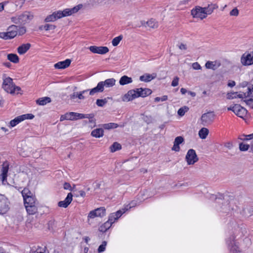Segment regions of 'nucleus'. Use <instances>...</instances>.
<instances>
[{"label":"nucleus","instance_id":"40","mask_svg":"<svg viewBox=\"0 0 253 253\" xmlns=\"http://www.w3.org/2000/svg\"><path fill=\"white\" fill-rule=\"evenodd\" d=\"M56 28V26L52 24H46L44 26H42L40 27L41 30L44 29L45 31H49L54 30Z\"/></svg>","mask_w":253,"mask_h":253},{"label":"nucleus","instance_id":"1","mask_svg":"<svg viewBox=\"0 0 253 253\" xmlns=\"http://www.w3.org/2000/svg\"><path fill=\"white\" fill-rule=\"evenodd\" d=\"M24 206L28 214L34 215L38 212V201L35 195L27 188L21 191Z\"/></svg>","mask_w":253,"mask_h":253},{"label":"nucleus","instance_id":"47","mask_svg":"<svg viewBox=\"0 0 253 253\" xmlns=\"http://www.w3.org/2000/svg\"><path fill=\"white\" fill-rule=\"evenodd\" d=\"M56 20L54 12L52 14L47 16L45 19V21L47 22L55 21Z\"/></svg>","mask_w":253,"mask_h":253},{"label":"nucleus","instance_id":"16","mask_svg":"<svg viewBox=\"0 0 253 253\" xmlns=\"http://www.w3.org/2000/svg\"><path fill=\"white\" fill-rule=\"evenodd\" d=\"M135 91V94L136 98L139 97H145L152 93V90L147 88H138L133 89Z\"/></svg>","mask_w":253,"mask_h":253},{"label":"nucleus","instance_id":"11","mask_svg":"<svg viewBox=\"0 0 253 253\" xmlns=\"http://www.w3.org/2000/svg\"><path fill=\"white\" fill-rule=\"evenodd\" d=\"M9 204L8 199L4 195L0 194V214L5 213L9 210Z\"/></svg>","mask_w":253,"mask_h":253},{"label":"nucleus","instance_id":"18","mask_svg":"<svg viewBox=\"0 0 253 253\" xmlns=\"http://www.w3.org/2000/svg\"><path fill=\"white\" fill-rule=\"evenodd\" d=\"M234 113L239 117L244 118L246 117L247 110L244 107L239 104H235V110Z\"/></svg>","mask_w":253,"mask_h":253},{"label":"nucleus","instance_id":"6","mask_svg":"<svg viewBox=\"0 0 253 253\" xmlns=\"http://www.w3.org/2000/svg\"><path fill=\"white\" fill-rule=\"evenodd\" d=\"M18 34V26L12 25L8 27L6 32H0V38L4 40L15 38Z\"/></svg>","mask_w":253,"mask_h":253},{"label":"nucleus","instance_id":"9","mask_svg":"<svg viewBox=\"0 0 253 253\" xmlns=\"http://www.w3.org/2000/svg\"><path fill=\"white\" fill-rule=\"evenodd\" d=\"M9 164L7 161L3 163L0 169L1 173L0 174V179L2 184L5 185L7 183V177L8 176V172L9 170Z\"/></svg>","mask_w":253,"mask_h":253},{"label":"nucleus","instance_id":"39","mask_svg":"<svg viewBox=\"0 0 253 253\" xmlns=\"http://www.w3.org/2000/svg\"><path fill=\"white\" fill-rule=\"evenodd\" d=\"M153 77L150 74H145L142 76H141L140 77V80L141 81L145 82H148L151 81L152 79H153Z\"/></svg>","mask_w":253,"mask_h":253},{"label":"nucleus","instance_id":"14","mask_svg":"<svg viewBox=\"0 0 253 253\" xmlns=\"http://www.w3.org/2000/svg\"><path fill=\"white\" fill-rule=\"evenodd\" d=\"M253 51L245 52L241 58V62L243 65L249 66L253 64Z\"/></svg>","mask_w":253,"mask_h":253},{"label":"nucleus","instance_id":"23","mask_svg":"<svg viewBox=\"0 0 253 253\" xmlns=\"http://www.w3.org/2000/svg\"><path fill=\"white\" fill-rule=\"evenodd\" d=\"M102 86L103 88L104 89V87H111L115 85L116 80L114 78L108 79L104 81H101L99 82Z\"/></svg>","mask_w":253,"mask_h":253},{"label":"nucleus","instance_id":"44","mask_svg":"<svg viewBox=\"0 0 253 253\" xmlns=\"http://www.w3.org/2000/svg\"><path fill=\"white\" fill-rule=\"evenodd\" d=\"M107 103V99L105 98L103 99H98L96 100V104L98 106L103 107L105 104Z\"/></svg>","mask_w":253,"mask_h":253},{"label":"nucleus","instance_id":"3","mask_svg":"<svg viewBox=\"0 0 253 253\" xmlns=\"http://www.w3.org/2000/svg\"><path fill=\"white\" fill-rule=\"evenodd\" d=\"M220 197L218 198L217 203L219 204H222L221 206H219L217 207V210L220 212L224 213H229L233 209V207L230 204V202L228 199V196H223V195H219Z\"/></svg>","mask_w":253,"mask_h":253},{"label":"nucleus","instance_id":"12","mask_svg":"<svg viewBox=\"0 0 253 253\" xmlns=\"http://www.w3.org/2000/svg\"><path fill=\"white\" fill-rule=\"evenodd\" d=\"M191 14L194 18L203 19L207 16L203 7L197 6L191 11Z\"/></svg>","mask_w":253,"mask_h":253},{"label":"nucleus","instance_id":"50","mask_svg":"<svg viewBox=\"0 0 253 253\" xmlns=\"http://www.w3.org/2000/svg\"><path fill=\"white\" fill-rule=\"evenodd\" d=\"M74 120L84 118V114L74 112Z\"/></svg>","mask_w":253,"mask_h":253},{"label":"nucleus","instance_id":"45","mask_svg":"<svg viewBox=\"0 0 253 253\" xmlns=\"http://www.w3.org/2000/svg\"><path fill=\"white\" fill-rule=\"evenodd\" d=\"M106 246L107 242L105 241L102 242L101 245H100L98 248V252L100 253L104 252L105 251Z\"/></svg>","mask_w":253,"mask_h":253},{"label":"nucleus","instance_id":"49","mask_svg":"<svg viewBox=\"0 0 253 253\" xmlns=\"http://www.w3.org/2000/svg\"><path fill=\"white\" fill-rule=\"evenodd\" d=\"M168 99L167 95H163L162 97H157L155 98V102H158L160 101H165Z\"/></svg>","mask_w":253,"mask_h":253},{"label":"nucleus","instance_id":"28","mask_svg":"<svg viewBox=\"0 0 253 253\" xmlns=\"http://www.w3.org/2000/svg\"><path fill=\"white\" fill-rule=\"evenodd\" d=\"M30 47L31 44L30 43L23 44L18 47V53L20 54H23L29 49Z\"/></svg>","mask_w":253,"mask_h":253},{"label":"nucleus","instance_id":"58","mask_svg":"<svg viewBox=\"0 0 253 253\" xmlns=\"http://www.w3.org/2000/svg\"><path fill=\"white\" fill-rule=\"evenodd\" d=\"M178 46L179 48L181 50L187 49V45L185 44L181 43Z\"/></svg>","mask_w":253,"mask_h":253},{"label":"nucleus","instance_id":"7","mask_svg":"<svg viewBox=\"0 0 253 253\" xmlns=\"http://www.w3.org/2000/svg\"><path fill=\"white\" fill-rule=\"evenodd\" d=\"M80 9L79 6H75L72 8H66L63 11L58 10L54 12L56 19H60L63 17L68 16L73 13L77 12Z\"/></svg>","mask_w":253,"mask_h":253},{"label":"nucleus","instance_id":"21","mask_svg":"<svg viewBox=\"0 0 253 253\" xmlns=\"http://www.w3.org/2000/svg\"><path fill=\"white\" fill-rule=\"evenodd\" d=\"M184 141V139L182 136L176 137L174 141V144L172 148V150L175 152H179L180 151L179 145Z\"/></svg>","mask_w":253,"mask_h":253},{"label":"nucleus","instance_id":"57","mask_svg":"<svg viewBox=\"0 0 253 253\" xmlns=\"http://www.w3.org/2000/svg\"><path fill=\"white\" fill-rule=\"evenodd\" d=\"M21 19H23L25 22H26L27 20L29 19L30 16L28 14H24L22 15V16H21Z\"/></svg>","mask_w":253,"mask_h":253},{"label":"nucleus","instance_id":"20","mask_svg":"<svg viewBox=\"0 0 253 253\" xmlns=\"http://www.w3.org/2000/svg\"><path fill=\"white\" fill-rule=\"evenodd\" d=\"M71 62L70 59H67L64 61L57 62L54 64V66L56 69H65L70 66Z\"/></svg>","mask_w":253,"mask_h":253},{"label":"nucleus","instance_id":"31","mask_svg":"<svg viewBox=\"0 0 253 253\" xmlns=\"http://www.w3.org/2000/svg\"><path fill=\"white\" fill-rule=\"evenodd\" d=\"M220 64H216V61H208L205 64V67L207 69H212L213 70H216L219 67Z\"/></svg>","mask_w":253,"mask_h":253},{"label":"nucleus","instance_id":"34","mask_svg":"<svg viewBox=\"0 0 253 253\" xmlns=\"http://www.w3.org/2000/svg\"><path fill=\"white\" fill-rule=\"evenodd\" d=\"M51 99L48 97H43L40 98L36 100V103L39 105H45L47 103L51 102Z\"/></svg>","mask_w":253,"mask_h":253},{"label":"nucleus","instance_id":"62","mask_svg":"<svg viewBox=\"0 0 253 253\" xmlns=\"http://www.w3.org/2000/svg\"><path fill=\"white\" fill-rule=\"evenodd\" d=\"M227 110L228 111H232L234 113L235 110V105H234L233 106H230V107H228Z\"/></svg>","mask_w":253,"mask_h":253},{"label":"nucleus","instance_id":"17","mask_svg":"<svg viewBox=\"0 0 253 253\" xmlns=\"http://www.w3.org/2000/svg\"><path fill=\"white\" fill-rule=\"evenodd\" d=\"M89 49L93 53L104 54L109 52V49L106 46H97L95 45L89 47Z\"/></svg>","mask_w":253,"mask_h":253},{"label":"nucleus","instance_id":"35","mask_svg":"<svg viewBox=\"0 0 253 253\" xmlns=\"http://www.w3.org/2000/svg\"><path fill=\"white\" fill-rule=\"evenodd\" d=\"M245 102L247 105L251 108L253 109V94L251 92L249 97H246L242 99Z\"/></svg>","mask_w":253,"mask_h":253},{"label":"nucleus","instance_id":"52","mask_svg":"<svg viewBox=\"0 0 253 253\" xmlns=\"http://www.w3.org/2000/svg\"><path fill=\"white\" fill-rule=\"evenodd\" d=\"M26 32V28L25 27H18V34L19 35H23Z\"/></svg>","mask_w":253,"mask_h":253},{"label":"nucleus","instance_id":"36","mask_svg":"<svg viewBox=\"0 0 253 253\" xmlns=\"http://www.w3.org/2000/svg\"><path fill=\"white\" fill-rule=\"evenodd\" d=\"M7 59L10 61L14 63H17L19 62V58L16 54L10 53L7 55Z\"/></svg>","mask_w":253,"mask_h":253},{"label":"nucleus","instance_id":"41","mask_svg":"<svg viewBox=\"0 0 253 253\" xmlns=\"http://www.w3.org/2000/svg\"><path fill=\"white\" fill-rule=\"evenodd\" d=\"M121 149V145L117 143L114 142L111 146L110 149L112 152H114Z\"/></svg>","mask_w":253,"mask_h":253},{"label":"nucleus","instance_id":"4","mask_svg":"<svg viewBox=\"0 0 253 253\" xmlns=\"http://www.w3.org/2000/svg\"><path fill=\"white\" fill-rule=\"evenodd\" d=\"M2 88L7 93L13 94L15 92L18 93L21 90L19 86H16L12 79L10 77L4 79L2 83Z\"/></svg>","mask_w":253,"mask_h":253},{"label":"nucleus","instance_id":"29","mask_svg":"<svg viewBox=\"0 0 253 253\" xmlns=\"http://www.w3.org/2000/svg\"><path fill=\"white\" fill-rule=\"evenodd\" d=\"M74 112H71L69 113H66L64 115L61 116L60 118V121H63L64 120H74Z\"/></svg>","mask_w":253,"mask_h":253},{"label":"nucleus","instance_id":"2","mask_svg":"<svg viewBox=\"0 0 253 253\" xmlns=\"http://www.w3.org/2000/svg\"><path fill=\"white\" fill-rule=\"evenodd\" d=\"M245 230V229H243L237 225L234 226L232 235L226 240V244L231 253H237L240 252L237 240L244 236Z\"/></svg>","mask_w":253,"mask_h":253},{"label":"nucleus","instance_id":"38","mask_svg":"<svg viewBox=\"0 0 253 253\" xmlns=\"http://www.w3.org/2000/svg\"><path fill=\"white\" fill-rule=\"evenodd\" d=\"M119 126L116 124L114 123H110L108 124H105L102 125V126L104 129H110L112 128H115Z\"/></svg>","mask_w":253,"mask_h":253},{"label":"nucleus","instance_id":"51","mask_svg":"<svg viewBox=\"0 0 253 253\" xmlns=\"http://www.w3.org/2000/svg\"><path fill=\"white\" fill-rule=\"evenodd\" d=\"M94 117V115L93 114H84V118H87L89 119V122L90 123H94V121L92 119L93 117Z\"/></svg>","mask_w":253,"mask_h":253},{"label":"nucleus","instance_id":"42","mask_svg":"<svg viewBox=\"0 0 253 253\" xmlns=\"http://www.w3.org/2000/svg\"><path fill=\"white\" fill-rule=\"evenodd\" d=\"M123 39V36L120 35L114 38L112 41V45L114 46H117Z\"/></svg>","mask_w":253,"mask_h":253},{"label":"nucleus","instance_id":"8","mask_svg":"<svg viewBox=\"0 0 253 253\" xmlns=\"http://www.w3.org/2000/svg\"><path fill=\"white\" fill-rule=\"evenodd\" d=\"M34 118V115L32 114H26L22 115L19 116L13 120L10 121L9 123V125L11 127H14L16 126L17 125L21 123V122L27 120V119H32Z\"/></svg>","mask_w":253,"mask_h":253},{"label":"nucleus","instance_id":"25","mask_svg":"<svg viewBox=\"0 0 253 253\" xmlns=\"http://www.w3.org/2000/svg\"><path fill=\"white\" fill-rule=\"evenodd\" d=\"M112 219L108 218V221L105 222L103 224L101 225L99 228V231L101 232H105L109 229L113 223Z\"/></svg>","mask_w":253,"mask_h":253},{"label":"nucleus","instance_id":"53","mask_svg":"<svg viewBox=\"0 0 253 253\" xmlns=\"http://www.w3.org/2000/svg\"><path fill=\"white\" fill-rule=\"evenodd\" d=\"M179 78L177 77H175L171 83L172 86H176L178 84Z\"/></svg>","mask_w":253,"mask_h":253},{"label":"nucleus","instance_id":"46","mask_svg":"<svg viewBox=\"0 0 253 253\" xmlns=\"http://www.w3.org/2000/svg\"><path fill=\"white\" fill-rule=\"evenodd\" d=\"M250 147V145L243 143H240L239 144V149L241 151H247Z\"/></svg>","mask_w":253,"mask_h":253},{"label":"nucleus","instance_id":"63","mask_svg":"<svg viewBox=\"0 0 253 253\" xmlns=\"http://www.w3.org/2000/svg\"><path fill=\"white\" fill-rule=\"evenodd\" d=\"M80 196L82 197H84L85 196V193L84 191L81 190L79 191Z\"/></svg>","mask_w":253,"mask_h":253},{"label":"nucleus","instance_id":"61","mask_svg":"<svg viewBox=\"0 0 253 253\" xmlns=\"http://www.w3.org/2000/svg\"><path fill=\"white\" fill-rule=\"evenodd\" d=\"M71 188V185L69 183L65 182L64 184V188L65 189H70Z\"/></svg>","mask_w":253,"mask_h":253},{"label":"nucleus","instance_id":"5","mask_svg":"<svg viewBox=\"0 0 253 253\" xmlns=\"http://www.w3.org/2000/svg\"><path fill=\"white\" fill-rule=\"evenodd\" d=\"M247 91L231 92L227 94V98L228 99H233L235 98H241L243 99L246 97H249L251 92H253V85L248 87Z\"/></svg>","mask_w":253,"mask_h":253},{"label":"nucleus","instance_id":"26","mask_svg":"<svg viewBox=\"0 0 253 253\" xmlns=\"http://www.w3.org/2000/svg\"><path fill=\"white\" fill-rule=\"evenodd\" d=\"M125 212V210H123V211L119 210L116 212L111 213L109 216V218L110 219H112L113 222H114L119 218H120L122 216V215Z\"/></svg>","mask_w":253,"mask_h":253},{"label":"nucleus","instance_id":"32","mask_svg":"<svg viewBox=\"0 0 253 253\" xmlns=\"http://www.w3.org/2000/svg\"><path fill=\"white\" fill-rule=\"evenodd\" d=\"M144 24H146L148 27L153 29L157 28L158 27V22L154 19H151L146 23L142 22V25H144Z\"/></svg>","mask_w":253,"mask_h":253},{"label":"nucleus","instance_id":"30","mask_svg":"<svg viewBox=\"0 0 253 253\" xmlns=\"http://www.w3.org/2000/svg\"><path fill=\"white\" fill-rule=\"evenodd\" d=\"M132 82V79L130 77H128L126 75L122 76L119 81V84L122 85H124Z\"/></svg>","mask_w":253,"mask_h":253},{"label":"nucleus","instance_id":"10","mask_svg":"<svg viewBox=\"0 0 253 253\" xmlns=\"http://www.w3.org/2000/svg\"><path fill=\"white\" fill-rule=\"evenodd\" d=\"M215 115L213 112H209L203 114L201 118V123L203 126L211 124L213 121Z\"/></svg>","mask_w":253,"mask_h":253},{"label":"nucleus","instance_id":"43","mask_svg":"<svg viewBox=\"0 0 253 253\" xmlns=\"http://www.w3.org/2000/svg\"><path fill=\"white\" fill-rule=\"evenodd\" d=\"M188 110L189 108L188 107L184 106L181 107L178 110L177 114L180 116H183L184 115L185 113L188 111Z\"/></svg>","mask_w":253,"mask_h":253},{"label":"nucleus","instance_id":"59","mask_svg":"<svg viewBox=\"0 0 253 253\" xmlns=\"http://www.w3.org/2000/svg\"><path fill=\"white\" fill-rule=\"evenodd\" d=\"M243 136L246 137V140H251L253 138V133L249 135H243Z\"/></svg>","mask_w":253,"mask_h":253},{"label":"nucleus","instance_id":"27","mask_svg":"<svg viewBox=\"0 0 253 253\" xmlns=\"http://www.w3.org/2000/svg\"><path fill=\"white\" fill-rule=\"evenodd\" d=\"M104 90V88H103L101 84L99 82L97 85V86L91 89H89V95H93L96 93L98 92H102Z\"/></svg>","mask_w":253,"mask_h":253},{"label":"nucleus","instance_id":"48","mask_svg":"<svg viewBox=\"0 0 253 253\" xmlns=\"http://www.w3.org/2000/svg\"><path fill=\"white\" fill-rule=\"evenodd\" d=\"M89 91V89L84 90L80 92L79 93L77 92L76 96H78V98L80 99H84L85 98V96L84 95L85 93Z\"/></svg>","mask_w":253,"mask_h":253},{"label":"nucleus","instance_id":"37","mask_svg":"<svg viewBox=\"0 0 253 253\" xmlns=\"http://www.w3.org/2000/svg\"><path fill=\"white\" fill-rule=\"evenodd\" d=\"M209 134V130L205 127L202 128L199 131V135L202 139H205Z\"/></svg>","mask_w":253,"mask_h":253},{"label":"nucleus","instance_id":"22","mask_svg":"<svg viewBox=\"0 0 253 253\" xmlns=\"http://www.w3.org/2000/svg\"><path fill=\"white\" fill-rule=\"evenodd\" d=\"M135 91L133 89L129 90L127 93L125 94L123 97V101H129L136 98Z\"/></svg>","mask_w":253,"mask_h":253},{"label":"nucleus","instance_id":"64","mask_svg":"<svg viewBox=\"0 0 253 253\" xmlns=\"http://www.w3.org/2000/svg\"><path fill=\"white\" fill-rule=\"evenodd\" d=\"M180 92L182 94H185L187 92V90L184 88H181L180 89Z\"/></svg>","mask_w":253,"mask_h":253},{"label":"nucleus","instance_id":"55","mask_svg":"<svg viewBox=\"0 0 253 253\" xmlns=\"http://www.w3.org/2000/svg\"><path fill=\"white\" fill-rule=\"evenodd\" d=\"M192 68L195 70H200L202 68L201 65L198 62L193 63Z\"/></svg>","mask_w":253,"mask_h":253},{"label":"nucleus","instance_id":"33","mask_svg":"<svg viewBox=\"0 0 253 253\" xmlns=\"http://www.w3.org/2000/svg\"><path fill=\"white\" fill-rule=\"evenodd\" d=\"M104 130L102 128H96L93 130L91 135L96 138H100L103 136Z\"/></svg>","mask_w":253,"mask_h":253},{"label":"nucleus","instance_id":"56","mask_svg":"<svg viewBox=\"0 0 253 253\" xmlns=\"http://www.w3.org/2000/svg\"><path fill=\"white\" fill-rule=\"evenodd\" d=\"M224 147L228 149H231L233 147V143L232 142H227L224 143Z\"/></svg>","mask_w":253,"mask_h":253},{"label":"nucleus","instance_id":"60","mask_svg":"<svg viewBox=\"0 0 253 253\" xmlns=\"http://www.w3.org/2000/svg\"><path fill=\"white\" fill-rule=\"evenodd\" d=\"M236 84V83L234 81H232L228 83V86L230 87H232L234 86Z\"/></svg>","mask_w":253,"mask_h":253},{"label":"nucleus","instance_id":"24","mask_svg":"<svg viewBox=\"0 0 253 253\" xmlns=\"http://www.w3.org/2000/svg\"><path fill=\"white\" fill-rule=\"evenodd\" d=\"M218 6L215 3H211L208 5V6L203 7L206 13V16L207 15L211 14L214 10L218 8Z\"/></svg>","mask_w":253,"mask_h":253},{"label":"nucleus","instance_id":"15","mask_svg":"<svg viewBox=\"0 0 253 253\" xmlns=\"http://www.w3.org/2000/svg\"><path fill=\"white\" fill-rule=\"evenodd\" d=\"M106 214V210L104 207H100L93 211H90L88 217L94 218L95 217H103Z\"/></svg>","mask_w":253,"mask_h":253},{"label":"nucleus","instance_id":"13","mask_svg":"<svg viewBox=\"0 0 253 253\" xmlns=\"http://www.w3.org/2000/svg\"><path fill=\"white\" fill-rule=\"evenodd\" d=\"M188 165H193L198 161V158L196 153V151L192 149H189L185 157Z\"/></svg>","mask_w":253,"mask_h":253},{"label":"nucleus","instance_id":"19","mask_svg":"<svg viewBox=\"0 0 253 253\" xmlns=\"http://www.w3.org/2000/svg\"><path fill=\"white\" fill-rule=\"evenodd\" d=\"M73 195L71 193L68 194L66 198L64 201H61L58 202V206L60 207L64 208H67L72 201Z\"/></svg>","mask_w":253,"mask_h":253},{"label":"nucleus","instance_id":"54","mask_svg":"<svg viewBox=\"0 0 253 253\" xmlns=\"http://www.w3.org/2000/svg\"><path fill=\"white\" fill-rule=\"evenodd\" d=\"M238 14H239V11L236 8L233 9L230 12V15L231 16H236L238 15Z\"/></svg>","mask_w":253,"mask_h":253}]
</instances>
